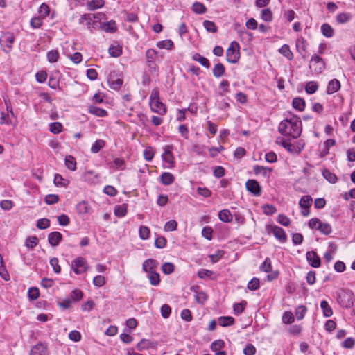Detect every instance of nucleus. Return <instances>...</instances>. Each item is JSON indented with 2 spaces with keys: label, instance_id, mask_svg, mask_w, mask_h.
I'll return each mask as SVG.
<instances>
[{
  "label": "nucleus",
  "instance_id": "obj_16",
  "mask_svg": "<svg viewBox=\"0 0 355 355\" xmlns=\"http://www.w3.org/2000/svg\"><path fill=\"white\" fill-rule=\"evenodd\" d=\"M306 257L309 263L313 268H319L320 266L321 261L319 256L314 251H309L306 252Z\"/></svg>",
  "mask_w": 355,
  "mask_h": 355
},
{
  "label": "nucleus",
  "instance_id": "obj_59",
  "mask_svg": "<svg viewBox=\"0 0 355 355\" xmlns=\"http://www.w3.org/2000/svg\"><path fill=\"white\" fill-rule=\"evenodd\" d=\"M41 17L44 19L49 15V7L47 4L43 3L41 4L39 10H38Z\"/></svg>",
  "mask_w": 355,
  "mask_h": 355
},
{
  "label": "nucleus",
  "instance_id": "obj_29",
  "mask_svg": "<svg viewBox=\"0 0 355 355\" xmlns=\"http://www.w3.org/2000/svg\"><path fill=\"white\" fill-rule=\"evenodd\" d=\"M104 5L103 0H91L87 3V7L89 10H95L103 7Z\"/></svg>",
  "mask_w": 355,
  "mask_h": 355
},
{
  "label": "nucleus",
  "instance_id": "obj_43",
  "mask_svg": "<svg viewBox=\"0 0 355 355\" xmlns=\"http://www.w3.org/2000/svg\"><path fill=\"white\" fill-rule=\"evenodd\" d=\"M65 165L67 168L71 171H75L76 169V162L74 157L71 155H68L65 157Z\"/></svg>",
  "mask_w": 355,
  "mask_h": 355
},
{
  "label": "nucleus",
  "instance_id": "obj_53",
  "mask_svg": "<svg viewBox=\"0 0 355 355\" xmlns=\"http://www.w3.org/2000/svg\"><path fill=\"white\" fill-rule=\"evenodd\" d=\"M139 237L142 240H146L150 236V230L148 227L141 225L139 230Z\"/></svg>",
  "mask_w": 355,
  "mask_h": 355
},
{
  "label": "nucleus",
  "instance_id": "obj_55",
  "mask_svg": "<svg viewBox=\"0 0 355 355\" xmlns=\"http://www.w3.org/2000/svg\"><path fill=\"white\" fill-rule=\"evenodd\" d=\"M46 57L49 62H55L58 60L60 55L57 50H52L47 53Z\"/></svg>",
  "mask_w": 355,
  "mask_h": 355
},
{
  "label": "nucleus",
  "instance_id": "obj_38",
  "mask_svg": "<svg viewBox=\"0 0 355 355\" xmlns=\"http://www.w3.org/2000/svg\"><path fill=\"white\" fill-rule=\"evenodd\" d=\"M83 293L81 290L74 289L71 292L69 295V299L72 301V302H78L83 298Z\"/></svg>",
  "mask_w": 355,
  "mask_h": 355
},
{
  "label": "nucleus",
  "instance_id": "obj_54",
  "mask_svg": "<svg viewBox=\"0 0 355 355\" xmlns=\"http://www.w3.org/2000/svg\"><path fill=\"white\" fill-rule=\"evenodd\" d=\"M143 153L144 159L148 162H150L154 157L155 150L152 147H147L144 149Z\"/></svg>",
  "mask_w": 355,
  "mask_h": 355
},
{
  "label": "nucleus",
  "instance_id": "obj_20",
  "mask_svg": "<svg viewBox=\"0 0 355 355\" xmlns=\"http://www.w3.org/2000/svg\"><path fill=\"white\" fill-rule=\"evenodd\" d=\"M62 239V235L59 232H51L48 236V241L51 246H57Z\"/></svg>",
  "mask_w": 355,
  "mask_h": 355
},
{
  "label": "nucleus",
  "instance_id": "obj_19",
  "mask_svg": "<svg viewBox=\"0 0 355 355\" xmlns=\"http://www.w3.org/2000/svg\"><path fill=\"white\" fill-rule=\"evenodd\" d=\"M98 23L101 29L106 33H114L117 29L116 22L114 20H110L107 22H101V21H100Z\"/></svg>",
  "mask_w": 355,
  "mask_h": 355
},
{
  "label": "nucleus",
  "instance_id": "obj_49",
  "mask_svg": "<svg viewBox=\"0 0 355 355\" xmlns=\"http://www.w3.org/2000/svg\"><path fill=\"white\" fill-rule=\"evenodd\" d=\"M225 346V343L222 340H217L214 341L211 345V349L214 352H221Z\"/></svg>",
  "mask_w": 355,
  "mask_h": 355
},
{
  "label": "nucleus",
  "instance_id": "obj_64",
  "mask_svg": "<svg viewBox=\"0 0 355 355\" xmlns=\"http://www.w3.org/2000/svg\"><path fill=\"white\" fill-rule=\"evenodd\" d=\"M106 281L103 275H96L93 279V284L95 286L101 287L105 285Z\"/></svg>",
  "mask_w": 355,
  "mask_h": 355
},
{
  "label": "nucleus",
  "instance_id": "obj_45",
  "mask_svg": "<svg viewBox=\"0 0 355 355\" xmlns=\"http://www.w3.org/2000/svg\"><path fill=\"white\" fill-rule=\"evenodd\" d=\"M109 53L112 57H119L122 53V48L119 45H111L109 48Z\"/></svg>",
  "mask_w": 355,
  "mask_h": 355
},
{
  "label": "nucleus",
  "instance_id": "obj_50",
  "mask_svg": "<svg viewBox=\"0 0 355 355\" xmlns=\"http://www.w3.org/2000/svg\"><path fill=\"white\" fill-rule=\"evenodd\" d=\"M323 177L330 183H335L337 181V177L327 169L322 171Z\"/></svg>",
  "mask_w": 355,
  "mask_h": 355
},
{
  "label": "nucleus",
  "instance_id": "obj_46",
  "mask_svg": "<svg viewBox=\"0 0 355 355\" xmlns=\"http://www.w3.org/2000/svg\"><path fill=\"white\" fill-rule=\"evenodd\" d=\"M203 26L207 32L214 33L218 31L217 26L214 21L205 20L203 22Z\"/></svg>",
  "mask_w": 355,
  "mask_h": 355
},
{
  "label": "nucleus",
  "instance_id": "obj_41",
  "mask_svg": "<svg viewBox=\"0 0 355 355\" xmlns=\"http://www.w3.org/2000/svg\"><path fill=\"white\" fill-rule=\"evenodd\" d=\"M128 211L126 205H117L114 208V214L117 217L121 218L126 215Z\"/></svg>",
  "mask_w": 355,
  "mask_h": 355
},
{
  "label": "nucleus",
  "instance_id": "obj_9",
  "mask_svg": "<svg viewBox=\"0 0 355 355\" xmlns=\"http://www.w3.org/2000/svg\"><path fill=\"white\" fill-rule=\"evenodd\" d=\"M88 268V263L84 257H78L71 261V268L77 275L85 272Z\"/></svg>",
  "mask_w": 355,
  "mask_h": 355
},
{
  "label": "nucleus",
  "instance_id": "obj_51",
  "mask_svg": "<svg viewBox=\"0 0 355 355\" xmlns=\"http://www.w3.org/2000/svg\"><path fill=\"white\" fill-rule=\"evenodd\" d=\"M175 266L171 262H165L162 266V272L166 275H170L174 272Z\"/></svg>",
  "mask_w": 355,
  "mask_h": 355
},
{
  "label": "nucleus",
  "instance_id": "obj_28",
  "mask_svg": "<svg viewBox=\"0 0 355 355\" xmlns=\"http://www.w3.org/2000/svg\"><path fill=\"white\" fill-rule=\"evenodd\" d=\"M352 19V15L349 12H341L336 15V20L340 24H345Z\"/></svg>",
  "mask_w": 355,
  "mask_h": 355
},
{
  "label": "nucleus",
  "instance_id": "obj_30",
  "mask_svg": "<svg viewBox=\"0 0 355 355\" xmlns=\"http://www.w3.org/2000/svg\"><path fill=\"white\" fill-rule=\"evenodd\" d=\"M320 307L324 317H330L333 315V310L326 300H322L320 302Z\"/></svg>",
  "mask_w": 355,
  "mask_h": 355
},
{
  "label": "nucleus",
  "instance_id": "obj_56",
  "mask_svg": "<svg viewBox=\"0 0 355 355\" xmlns=\"http://www.w3.org/2000/svg\"><path fill=\"white\" fill-rule=\"evenodd\" d=\"M295 318L291 311H286L282 315V322L284 324H289L294 322Z\"/></svg>",
  "mask_w": 355,
  "mask_h": 355
},
{
  "label": "nucleus",
  "instance_id": "obj_4",
  "mask_svg": "<svg viewBox=\"0 0 355 355\" xmlns=\"http://www.w3.org/2000/svg\"><path fill=\"white\" fill-rule=\"evenodd\" d=\"M336 300L342 307L351 308L354 304L353 293L349 289L341 288L336 293Z\"/></svg>",
  "mask_w": 355,
  "mask_h": 355
},
{
  "label": "nucleus",
  "instance_id": "obj_2",
  "mask_svg": "<svg viewBox=\"0 0 355 355\" xmlns=\"http://www.w3.org/2000/svg\"><path fill=\"white\" fill-rule=\"evenodd\" d=\"M105 19V15L102 12H97L96 14L86 13L80 16L79 24L85 25L90 31H92L97 27V23Z\"/></svg>",
  "mask_w": 355,
  "mask_h": 355
},
{
  "label": "nucleus",
  "instance_id": "obj_21",
  "mask_svg": "<svg viewBox=\"0 0 355 355\" xmlns=\"http://www.w3.org/2000/svg\"><path fill=\"white\" fill-rule=\"evenodd\" d=\"M157 262L156 260L153 259H148L144 261L142 265V269L146 272H150L155 271L157 268Z\"/></svg>",
  "mask_w": 355,
  "mask_h": 355
},
{
  "label": "nucleus",
  "instance_id": "obj_18",
  "mask_svg": "<svg viewBox=\"0 0 355 355\" xmlns=\"http://www.w3.org/2000/svg\"><path fill=\"white\" fill-rule=\"evenodd\" d=\"M47 353L48 349L46 345L38 343L31 348L29 355H47Z\"/></svg>",
  "mask_w": 355,
  "mask_h": 355
},
{
  "label": "nucleus",
  "instance_id": "obj_62",
  "mask_svg": "<svg viewBox=\"0 0 355 355\" xmlns=\"http://www.w3.org/2000/svg\"><path fill=\"white\" fill-rule=\"evenodd\" d=\"M50 226V220L47 218H40L37 222V227L40 230H44Z\"/></svg>",
  "mask_w": 355,
  "mask_h": 355
},
{
  "label": "nucleus",
  "instance_id": "obj_47",
  "mask_svg": "<svg viewBox=\"0 0 355 355\" xmlns=\"http://www.w3.org/2000/svg\"><path fill=\"white\" fill-rule=\"evenodd\" d=\"M148 273V279L150 283L153 286H157L160 282V277L159 273L156 272L155 270Z\"/></svg>",
  "mask_w": 355,
  "mask_h": 355
},
{
  "label": "nucleus",
  "instance_id": "obj_26",
  "mask_svg": "<svg viewBox=\"0 0 355 355\" xmlns=\"http://www.w3.org/2000/svg\"><path fill=\"white\" fill-rule=\"evenodd\" d=\"M322 34L328 38L332 37L334 35V29L329 24H323L321 26Z\"/></svg>",
  "mask_w": 355,
  "mask_h": 355
},
{
  "label": "nucleus",
  "instance_id": "obj_5",
  "mask_svg": "<svg viewBox=\"0 0 355 355\" xmlns=\"http://www.w3.org/2000/svg\"><path fill=\"white\" fill-rule=\"evenodd\" d=\"M173 146L168 145L163 147V153L162 155L164 162L163 168L171 169L175 167V158L173 155Z\"/></svg>",
  "mask_w": 355,
  "mask_h": 355
},
{
  "label": "nucleus",
  "instance_id": "obj_58",
  "mask_svg": "<svg viewBox=\"0 0 355 355\" xmlns=\"http://www.w3.org/2000/svg\"><path fill=\"white\" fill-rule=\"evenodd\" d=\"M49 126L50 131L53 134H58L62 130V125L59 122L51 123Z\"/></svg>",
  "mask_w": 355,
  "mask_h": 355
},
{
  "label": "nucleus",
  "instance_id": "obj_13",
  "mask_svg": "<svg viewBox=\"0 0 355 355\" xmlns=\"http://www.w3.org/2000/svg\"><path fill=\"white\" fill-rule=\"evenodd\" d=\"M245 187L247 190L252 193L255 196H259L261 195V187L259 182L255 180H248L245 182Z\"/></svg>",
  "mask_w": 355,
  "mask_h": 355
},
{
  "label": "nucleus",
  "instance_id": "obj_32",
  "mask_svg": "<svg viewBox=\"0 0 355 355\" xmlns=\"http://www.w3.org/2000/svg\"><path fill=\"white\" fill-rule=\"evenodd\" d=\"M279 52L286 57L288 60H292L293 59V54L287 44H284L279 49Z\"/></svg>",
  "mask_w": 355,
  "mask_h": 355
},
{
  "label": "nucleus",
  "instance_id": "obj_61",
  "mask_svg": "<svg viewBox=\"0 0 355 355\" xmlns=\"http://www.w3.org/2000/svg\"><path fill=\"white\" fill-rule=\"evenodd\" d=\"M219 89L220 90V95H225V93H227L230 92V85L229 82L226 80H223L221 81L219 85Z\"/></svg>",
  "mask_w": 355,
  "mask_h": 355
},
{
  "label": "nucleus",
  "instance_id": "obj_25",
  "mask_svg": "<svg viewBox=\"0 0 355 355\" xmlns=\"http://www.w3.org/2000/svg\"><path fill=\"white\" fill-rule=\"evenodd\" d=\"M174 180V175L168 172H164L160 176V181L164 185H170Z\"/></svg>",
  "mask_w": 355,
  "mask_h": 355
},
{
  "label": "nucleus",
  "instance_id": "obj_17",
  "mask_svg": "<svg viewBox=\"0 0 355 355\" xmlns=\"http://www.w3.org/2000/svg\"><path fill=\"white\" fill-rule=\"evenodd\" d=\"M15 39V36L12 33H6L0 38V42L4 46H6L10 51L12 47Z\"/></svg>",
  "mask_w": 355,
  "mask_h": 355
},
{
  "label": "nucleus",
  "instance_id": "obj_8",
  "mask_svg": "<svg viewBox=\"0 0 355 355\" xmlns=\"http://www.w3.org/2000/svg\"><path fill=\"white\" fill-rule=\"evenodd\" d=\"M309 68L315 74L321 73L325 69V63L318 55H313L310 62Z\"/></svg>",
  "mask_w": 355,
  "mask_h": 355
},
{
  "label": "nucleus",
  "instance_id": "obj_10",
  "mask_svg": "<svg viewBox=\"0 0 355 355\" xmlns=\"http://www.w3.org/2000/svg\"><path fill=\"white\" fill-rule=\"evenodd\" d=\"M269 232L272 233L274 236L282 243H285L287 239L285 231L277 225H270L267 227Z\"/></svg>",
  "mask_w": 355,
  "mask_h": 355
},
{
  "label": "nucleus",
  "instance_id": "obj_42",
  "mask_svg": "<svg viewBox=\"0 0 355 355\" xmlns=\"http://www.w3.org/2000/svg\"><path fill=\"white\" fill-rule=\"evenodd\" d=\"M105 145V141L103 139L96 140L91 147V152L93 153H97L102 149Z\"/></svg>",
  "mask_w": 355,
  "mask_h": 355
},
{
  "label": "nucleus",
  "instance_id": "obj_35",
  "mask_svg": "<svg viewBox=\"0 0 355 355\" xmlns=\"http://www.w3.org/2000/svg\"><path fill=\"white\" fill-rule=\"evenodd\" d=\"M153 347V343L148 339H141L137 345V348L139 350H145Z\"/></svg>",
  "mask_w": 355,
  "mask_h": 355
},
{
  "label": "nucleus",
  "instance_id": "obj_11",
  "mask_svg": "<svg viewBox=\"0 0 355 355\" xmlns=\"http://www.w3.org/2000/svg\"><path fill=\"white\" fill-rule=\"evenodd\" d=\"M312 204V198L310 196H303L300 202L299 205L302 209L301 214L304 216L309 215V207Z\"/></svg>",
  "mask_w": 355,
  "mask_h": 355
},
{
  "label": "nucleus",
  "instance_id": "obj_1",
  "mask_svg": "<svg viewBox=\"0 0 355 355\" xmlns=\"http://www.w3.org/2000/svg\"><path fill=\"white\" fill-rule=\"evenodd\" d=\"M278 131L285 137L296 139L302 132V121L298 117L292 116L280 122Z\"/></svg>",
  "mask_w": 355,
  "mask_h": 355
},
{
  "label": "nucleus",
  "instance_id": "obj_34",
  "mask_svg": "<svg viewBox=\"0 0 355 355\" xmlns=\"http://www.w3.org/2000/svg\"><path fill=\"white\" fill-rule=\"evenodd\" d=\"M225 68L224 65L221 63H218V64H215L213 68V75L216 78H219V77H221L222 76H223L225 73Z\"/></svg>",
  "mask_w": 355,
  "mask_h": 355
},
{
  "label": "nucleus",
  "instance_id": "obj_63",
  "mask_svg": "<svg viewBox=\"0 0 355 355\" xmlns=\"http://www.w3.org/2000/svg\"><path fill=\"white\" fill-rule=\"evenodd\" d=\"M44 201L47 205H53L59 201V196L55 194H49L46 196Z\"/></svg>",
  "mask_w": 355,
  "mask_h": 355
},
{
  "label": "nucleus",
  "instance_id": "obj_57",
  "mask_svg": "<svg viewBox=\"0 0 355 355\" xmlns=\"http://www.w3.org/2000/svg\"><path fill=\"white\" fill-rule=\"evenodd\" d=\"M261 19L265 21H271L272 20V13L270 9L266 8L261 10Z\"/></svg>",
  "mask_w": 355,
  "mask_h": 355
},
{
  "label": "nucleus",
  "instance_id": "obj_3",
  "mask_svg": "<svg viewBox=\"0 0 355 355\" xmlns=\"http://www.w3.org/2000/svg\"><path fill=\"white\" fill-rule=\"evenodd\" d=\"M149 100V105L152 112L160 115L166 114V107L159 101V92L157 88L152 89Z\"/></svg>",
  "mask_w": 355,
  "mask_h": 355
},
{
  "label": "nucleus",
  "instance_id": "obj_36",
  "mask_svg": "<svg viewBox=\"0 0 355 355\" xmlns=\"http://www.w3.org/2000/svg\"><path fill=\"white\" fill-rule=\"evenodd\" d=\"M192 58L193 60L199 62L202 66L206 68L209 67V62L205 57L202 56L199 53H195Z\"/></svg>",
  "mask_w": 355,
  "mask_h": 355
},
{
  "label": "nucleus",
  "instance_id": "obj_23",
  "mask_svg": "<svg viewBox=\"0 0 355 355\" xmlns=\"http://www.w3.org/2000/svg\"><path fill=\"white\" fill-rule=\"evenodd\" d=\"M340 88V83L338 80L334 78L329 81L327 88V93L328 94H332L338 92Z\"/></svg>",
  "mask_w": 355,
  "mask_h": 355
},
{
  "label": "nucleus",
  "instance_id": "obj_48",
  "mask_svg": "<svg viewBox=\"0 0 355 355\" xmlns=\"http://www.w3.org/2000/svg\"><path fill=\"white\" fill-rule=\"evenodd\" d=\"M306 311H307V309L305 306H304V305L298 306L295 309V316H296L297 319L299 320L303 319Z\"/></svg>",
  "mask_w": 355,
  "mask_h": 355
},
{
  "label": "nucleus",
  "instance_id": "obj_7",
  "mask_svg": "<svg viewBox=\"0 0 355 355\" xmlns=\"http://www.w3.org/2000/svg\"><path fill=\"white\" fill-rule=\"evenodd\" d=\"M240 58L239 45L236 42H232L226 51V59L228 62L236 63Z\"/></svg>",
  "mask_w": 355,
  "mask_h": 355
},
{
  "label": "nucleus",
  "instance_id": "obj_37",
  "mask_svg": "<svg viewBox=\"0 0 355 355\" xmlns=\"http://www.w3.org/2000/svg\"><path fill=\"white\" fill-rule=\"evenodd\" d=\"M218 320L219 325L222 327L230 326L234 322V319L230 316H221Z\"/></svg>",
  "mask_w": 355,
  "mask_h": 355
},
{
  "label": "nucleus",
  "instance_id": "obj_52",
  "mask_svg": "<svg viewBox=\"0 0 355 355\" xmlns=\"http://www.w3.org/2000/svg\"><path fill=\"white\" fill-rule=\"evenodd\" d=\"M38 241L37 236H29L26 239L25 245L27 248L33 249L38 244Z\"/></svg>",
  "mask_w": 355,
  "mask_h": 355
},
{
  "label": "nucleus",
  "instance_id": "obj_14",
  "mask_svg": "<svg viewBox=\"0 0 355 355\" xmlns=\"http://www.w3.org/2000/svg\"><path fill=\"white\" fill-rule=\"evenodd\" d=\"M304 144L302 141H297L294 143L288 142L285 149L291 154H299L304 148Z\"/></svg>",
  "mask_w": 355,
  "mask_h": 355
},
{
  "label": "nucleus",
  "instance_id": "obj_31",
  "mask_svg": "<svg viewBox=\"0 0 355 355\" xmlns=\"http://www.w3.org/2000/svg\"><path fill=\"white\" fill-rule=\"evenodd\" d=\"M219 219L225 223H229L232 220V215L228 209H223L218 214Z\"/></svg>",
  "mask_w": 355,
  "mask_h": 355
},
{
  "label": "nucleus",
  "instance_id": "obj_39",
  "mask_svg": "<svg viewBox=\"0 0 355 355\" xmlns=\"http://www.w3.org/2000/svg\"><path fill=\"white\" fill-rule=\"evenodd\" d=\"M192 10L196 14H204L207 12L206 6L200 2H195L192 6Z\"/></svg>",
  "mask_w": 355,
  "mask_h": 355
},
{
  "label": "nucleus",
  "instance_id": "obj_12",
  "mask_svg": "<svg viewBox=\"0 0 355 355\" xmlns=\"http://www.w3.org/2000/svg\"><path fill=\"white\" fill-rule=\"evenodd\" d=\"M6 111L1 112L0 123L10 125L12 123L10 114L13 116L14 114L10 103H6Z\"/></svg>",
  "mask_w": 355,
  "mask_h": 355
},
{
  "label": "nucleus",
  "instance_id": "obj_27",
  "mask_svg": "<svg viewBox=\"0 0 355 355\" xmlns=\"http://www.w3.org/2000/svg\"><path fill=\"white\" fill-rule=\"evenodd\" d=\"M53 182L56 187H67L69 184V181L60 174H55L54 176Z\"/></svg>",
  "mask_w": 355,
  "mask_h": 355
},
{
  "label": "nucleus",
  "instance_id": "obj_22",
  "mask_svg": "<svg viewBox=\"0 0 355 355\" xmlns=\"http://www.w3.org/2000/svg\"><path fill=\"white\" fill-rule=\"evenodd\" d=\"M253 171H254V173L257 175H261L263 178H269V176L272 172V168L262 166L256 165L254 166Z\"/></svg>",
  "mask_w": 355,
  "mask_h": 355
},
{
  "label": "nucleus",
  "instance_id": "obj_44",
  "mask_svg": "<svg viewBox=\"0 0 355 355\" xmlns=\"http://www.w3.org/2000/svg\"><path fill=\"white\" fill-rule=\"evenodd\" d=\"M292 105L295 109H296L299 111L304 110V107H305V102L301 98H295L293 100Z\"/></svg>",
  "mask_w": 355,
  "mask_h": 355
},
{
  "label": "nucleus",
  "instance_id": "obj_15",
  "mask_svg": "<svg viewBox=\"0 0 355 355\" xmlns=\"http://www.w3.org/2000/svg\"><path fill=\"white\" fill-rule=\"evenodd\" d=\"M157 51L153 49H148L146 52V58L148 63V66L150 68L155 69V60L157 57Z\"/></svg>",
  "mask_w": 355,
  "mask_h": 355
},
{
  "label": "nucleus",
  "instance_id": "obj_60",
  "mask_svg": "<svg viewBox=\"0 0 355 355\" xmlns=\"http://www.w3.org/2000/svg\"><path fill=\"white\" fill-rule=\"evenodd\" d=\"M42 19L41 17H35L31 19L30 25L33 28H39L42 25Z\"/></svg>",
  "mask_w": 355,
  "mask_h": 355
},
{
  "label": "nucleus",
  "instance_id": "obj_40",
  "mask_svg": "<svg viewBox=\"0 0 355 355\" xmlns=\"http://www.w3.org/2000/svg\"><path fill=\"white\" fill-rule=\"evenodd\" d=\"M318 89V84L316 81H309L306 83L305 91L307 94H314Z\"/></svg>",
  "mask_w": 355,
  "mask_h": 355
},
{
  "label": "nucleus",
  "instance_id": "obj_33",
  "mask_svg": "<svg viewBox=\"0 0 355 355\" xmlns=\"http://www.w3.org/2000/svg\"><path fill=\"white\" fill-rule=\"evenodd\" d=\"M157 47L160 49H164L166 50H171L173 47V42L169 39L159 41L157 43Z\"/></svg>",
  "mask_w": 355,
  "mask_h": 355
},
{
  "label": "nucleus",
  "instance_id": "obj_6",
  "mask_svg": "<svg viewBox=\"0 0 355 355\" xmlns=\"http://www.w3.org/2000/svg\"><path fill=\"white\" fill-rule=\"evenodd\" d=\"M309 227L312 230H318L324 235L329 234L331 231V225L327 223H322L317 218H311L308 223Z\"/></svg>",
  "mask_w": 355,
  "mask_h": 355
},
{
  "label": "nucleus",
  "instance_id": "obj_24",
  "mask_svg": "<svg viewBox=\"0 0 355 355\" xmlns=\"http://www.w3.org/2000/svg\"><path fill=\"white\" fill-rule=\"evenodd\" d=\"M88 112L98 117H105L108 115V112L105 110L94 105L88 107Z\"/></svg>",
  "mask_w": 355,
  "mask_h": 355
}]
</instances>
